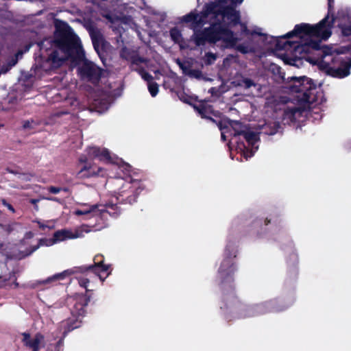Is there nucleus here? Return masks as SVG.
Wrapping results in <instances>:
<instances>
[{"instance_id": "nucleus-1", "label": "nucleus", "mask_w": 351, "mask_h": 351, "mask_svg": "<svg viewBox=\"0 0 351 351\" xmlns=\"http://www.w3.org/2000/svg\"><path fill=\"white\" fill-rule=\"evenodd\" d=\"M230 6L226 5L227 0H217L207 4L200 14L193 12L183 16L182 21L191 23L194 29L193 40L198 46L206 41L216 43L221 40L224 47H233L237 38L232 32L222 27L224 24H236L239 14L235 10L236 3L241 0H232Z\"/></svg>"}, {"instance_id": "nucleus-2", "label": "nucleus", "mask_w": 351, "mask_h": 351, "mask_svg": "<svg viewBox=\"0 0 351 351\" xmlns=\"http://www.w3.org/2000/svg\"><path fill=\"white\" fill-rule=\"evenodd\" d=\"M56 28L52 43L50 39H45L39 44L41 49L47 50L49 45H51L53 47L47 63L49 64L51 68H58L69 58L73 62H82L78 68L80 76L93 83L97 82L101 74V69L93 62L84 59V53L79 38L63 21H56Z\"/></svg>"}, {"instance_id": "nucleus-3", "label": "nucleus", "mask_w": 351, "mask_h": 351, "mask_svg": "<svg viewBox=\"0 0 351 351\" xmlns=\"http://www.w3.org/2000/svg\"><path fill=\"white\" fill-rule=\"evenodd\" d=\"M286 36L287 34L281 37L269 36L266 34L261 33V29L258 27L250 29L247 27V21L243 19V40L246 38V40L243 42V54L256 53L261 51L263 46L272 44H274V49L276 51L289 50L291 47L293 48L297 45V42L282 41V39L290 38ZM303 36H308L301 34L293 35L291 38L293 36L302 38Z\"/></svg>"}, {"instance_id": "nucleus-4", "label": "nucleus", "mask_w": 351, "mask_h": 351, "mask_svg": "<svg viewBox=\"0 0 351 351\" xmlns=\"http://www.w3.org/2000/svg\"><path fill=\"white\" fill-rule=\"evenodd\" d=\"M333 1L328 0V14L316 25H312L308 23H301L296 25L294 29L287 34V37L293 35L304 34L309 37H317L324 40L328 39L332 34L331 28L333 27L335 17L333 12Z\"/></svg>"}, {"instance_id": "nucleus-5", "label": "nucleus", "mask_w": 351, "mask_h": 351, "mask_svg": "<svg viewBox=\"0 0 351 351\" xmlns=\"http://www.w3.org/2000/svg\"><path fill=\"white\" fill-rule=\"evenodd\" d=\"M295 302L293 297L274 298L260 304L246 306L243 311L245 317L261 315L269 313H280L288 309Z\"/></svg>"}, {"instance_id": "nucleus-6", "label": "nucleus", "mask_w": 351, "mask_h": 351, "mask_svg": "<svg viewBox=\"0 0 351 351\" xmlns=\"http://www.w3.org/2000/svg\"><path fill=\"white\" fill-rule=\"evenodd\" d=\"M291 80L293 81V84L290 88L291 91L302 93V101L313 103L314 99L312 97L311 91L316 89V85L313 80L306 76L293 77Z\"/></svg>"}, {"instance_id": "nucleus-7", "label": "nucleus", "mask_w": 351, "mask_h": 351, "mask_svg": "<svg viewBox=\"0 0 351 351\" xmlns=\"http://www.w3.org/2000/svg\"><path fill=\"white\" fill-rule=\"evenodd\" d=\"M219 128L221 132V138L223 141L226 140V132H230L232 135L230 139V145H237V149L238 152H241L239 145V135L241 132V123L238 121H223L219 123Z\"/></svg>"}, {"instance_id": "nucleus-8", "label": "nucleus", "mask_w": 351, "mask_h": 351, "mask_svg": "<svg viewBox=\"0 0 351 351\" xmlns=\"http://www.w3.org/2000/svg\"><path fill=\"white\" fill-rule=\"evenodd\" d=\"M243 138L247 143V146L243 143V157L247 160L253 156L258 149L257 143L260 141L259 132L243 130Z\"/></svg>"}, {"instance_id": "nucleus-9", "label": "nucleus", "mask_w": 351, "mask_h": 351, "mask_svg": "<svg viewBox=\"0 0 351 351\" xmlns=\"http://www.w3.org/2000/svg\"><path fill=\"white\" fill-rule=\"evenodd\" d=\"M332 62H337L339 64V67L335 68L333 66H330L328 63L326 64L328 66L327 73L336 78H344L348 76L350 74V68H351V60L349 62L345 61L343 59L337 57L332 59Z\"/></svg>"}, {"instance_id": "nucleus-10", "label": "nucleus", "mask_w": 351, "mask_h": 351, "mask_svg": "<svg viewBox=\"0 0 351 351\" xmlns=\"http://www.w3.org/2000/svg\"><path fill=\"white\" fill-rule=\"evenodd\" d=\"M82 237H84V234L79 230L73 231L69 229H63L56 231L53 234V239L46 241L44 244L50 246L66 239H75Z\"/></svg>"}, {"instance_id": "nucleus-11", "label": "nucleus", "mask_w": 351, "mask_h": 351, "mask_svg": "<svg viewBox=\"0 0 351 351\" xmlns=\"http://www.w3.org/2000/svg\"><path fill=\"white\" fill-rule=\"evenodd\" d=\"M22 341L25 346L32 349L33 351H38L45 346L44 337L40 334H36L32 339L28 333H22Z\"/></svg>"}, {"instance_id": "nucleus-12", "label": "nucleus", "mask_w": 351, "mask_h": 351, "mask_svg": "<svg viewBox=\"0 0 351 351\" xmlns=\"http://www.w3.org/2000/svg\"><path fill=\"white\" fill-rule=\"evenodd\" d=\"M321 49V40L308 39L305 41L304 43L300 44L297 42V45L293 47V49L298 51L300 49L301 51L308 52L309 49L319 50Z\"/></svg>"}, {"instance_id": "nucleus-13", "label": "nucleus", "mask_w": 351, "mask_h": 351, "mask_svg": "<svg viewBox=\"0 0 351 351\" xmlns=\"http://www.w3.org/2000/svg\"><path fill=\"white\" fill-rule=\"evenodd\" d=\"M88 153L90 156L98 158L101 160L111 161L110 153L105 148L100 149L96 147H91L88 149Z\"/></svg>"}, {"instance_id": "nucleus-14", "label": "nucleus", "mask_w": 351, "mask_h": 351, "mask_svg": "<svg viewBox=\"0 0 351 351\" xmlns=\"http://www.w3.org/2000/svg\"><path fill=\"white\" fill-rule=\"evenodd\" d=\"M73 273H74V271L72 269L64 270L62 272L54 274L52 276L49 277L45 280V282L49 283V282H53V281L64 280L66 277L72 275Z\"/></svg>"}, {"instance_id": "nucleus-15", "label": "nucleus", "mask_w": 351, "mask_h": 351, "mask_svg": "<svg viewBox=\"0 0 351 351\" xmlns=\"http://www.w3.org/2000/svg\"><path fill=\"white\" fill-rule=\"evenodd\" d=\"M77 215H92V217L99 215L101 212L97 209V206H92L89 208L84 210H76L74 213Z\"/></svg>"}, {"instance_id": "nucleus-16", "label": "nucleus", "mask_w": 351, "mask_h": 351, "mask_svg": "<svg viewBox=\"0 0 351 351\" xmlns=\"http://www.w3.org/2000/svg\"><path fill=\"white\" fill-rule=\"evenodd\" d=\"M23 55L21 51H19L14 57L12 58V59L8 62V64L3 65L0 70V75L1 73H6L13 66H14L19 58H21Z\"/></svg>"}, {"instance_id": "nucleus-17", "label": "nucleus", "mask_w": 351, "mask_h": 351, "mask_svg": "<svg viewBox=\"0 0 351 351\" xmlns=\"http://www.w3.org/2000/svg\"><path fill=\"white\" fill-rule=\"evenodd\" d=\"M243 88H244L245 89L254 88L257 90V92H258L260 90V84L255 83L253 80L250 79L243 77Z\"/></svg>"}, {"instance_id": "nucleus-18", "label": "nucleus", "mask_w": 351, "mask_h": 351, "mask_svg": "<svg viewBox=\"0 0 351 351\" xmlns=\"http://www.w3.org/2000/svg\"><path fill=\"white\" fill-rule=\"evenodd\" d=\"M299 112V109L296 107L288 108L285 110V117L288 118L290 121H293L295 120V114Z\"/></svg>"}, {"instance_id": "nucleus-19", "label": "nucleus", "mask_w": 351, "mask_h": 351, "mask_svg": "<svg viewBox=\"0 0 351 351\" xmlns=\"http://www.w3.org/2000/svg\"><path fill=\"white\" fill-rule=\"evenodd\" d=\"M23 128L25 130L35 129L39 125V122L34 119L25 120L22 122Z\"/></svg>"}, {"instance_id": "nucleus-20", "label": "nucleus", "mask_w": 351, "mask_h": 351, "mask_svg": "<svg viewBox=\"0 0 351 351\" xmlns=\"http://www.w3.org/2000/svg\"><path fill=\"white\" fill-rule=\"evenodd\" d=\"M90 36L92 38L93 43L94 45L95 49L97 50V46L100 44V43L102 41V38L99 32L92 30L90 32Z\"/></svg>"}, {"instance_id": "nucleus-21", "label": "nucleus", "mask_w": 351, "mask_h": 351, "mask_svg": "<svg viewBox=\"0 0 351 351\" xmlns=\"http://www.w3.org/2000/svg\"><path fill=\"white\" fill-rule=\"evenodd\" d=\"M170 35L172 39L176 43H180L182 40L181 33L177 28L172 29L170 32Z\"/></svg>"}, {"instance_id": "nucleus-22", "label": "nucleus", "mask_w": 351, "mask_h": 351, "mask_svg": "<svg viewBox=\"0 0 351 351\" xmlns=\"http://www.w3.org/2000/svg\"><path fill=\"white\" fill-rule=\"evenodd\" d=\"M148 89L152 97H155L158 92V86L156 83L149 82Z\"/></svg>"}, {"instance_id": "nucleus-23", "label": "nucleus", "mask_w": 351, "mask_h": 351, "mask_svg": "<svg viewBox=\"0 0 351 351\" xmlns=\"http://www.w3.org/2000/svg\"><path fill=\"white\" fill-rule=\"evenodd\" d=\"M90 269H93L94 270V272L95 274H97L99 272V270H101L102 271H106L108 270V265H102L101 263L97 265H95V266H93V267H90Z\"/></svg>"}, {"instance_id": "nucleus-24", "label": "nucleus", "mask_w": 351, "mask_h": 351, "mask_svg": "<svg viewBox=\"0 0 351 351\" xmlns=\"http://www.w3.org/2000/svg\"><path fill=\"white\" fill-rule=\"evenodd\" d=\"M141 75L142 78H143L145 80L151 82L150 81L152 80V76L149 75L148 73L142 71L141 72Z\"/></svg>"}, {"instance_id": "nucleus-25", "label": "nucleus", "mask_w": 351, "mask_h": 351, "mask_svg": "<svg viewBox=\"0 0 351 351\" xmlns=\"http://www.w3.org/2000/svg\"><path fill=\"white\" fill-rule=\"evenodd\" d=\"M88 170V168L87 167H84V168L82 169V170L79 172V174L81 175L82 177H88L90 176H92V175H94V174H96L94 171H91L90 173H88V174H86V173H84V172L85 171H87Z\"/></svg>"}, {"instance_id": "nucleus-26", "label": "nucleus", "mask_w": 351, "mask_h": 351, "mask_svg": "<svg viewBox=\"0 0 351 351\" xmlns=\"http://www.w3.org/2000/svg\"><path fill=\"white\" fill-rule=\"evenodd\" d=\"M108 19L113 25V26L112 27L113 29H117L116 25H119L121 23V21L118 19H114L111 16H108Z\"/></svg>"}, {"instance_id": "nucleus-27", "label": "nucleus", "mask_w": 351, "mask_h": 351, "mask_svg": "<svg viewBox=\"0 0 351 351\" xmlns=\"http://www.w3.org/2000/svg\"><path fill=\"white\" fill-rule=\"evenodd\" d=\"M280 127V125L278 123H274V128H272L269 132H267L268 134L269 135H274L277 132H278V130Z\"/></svg>"}, {"instance_id": "nucleus-28", "label": "nucleus", "mask_w": 351, "mask_h": 351, "mask_svg": "<svg viewBox=\"0 0 351 351\" xmlns=\"http://www.w3.org/2000/svg\"><path fill=\"white\" fill-rule=\"evenodd\" d=\"M216 57L213 53H208L207 54V61L208 64H211L215 60Z\"/></svg>"}, {"instance_id": "nucleus-29", "label": "nucleus", "mask_w": 351, "mask_h": 351, "mask_svg": "<svg viewBox=\"0 0 351 351\" xmlns=\"http://www.w3.org/2000/svg\"><path fill=\"white\" fill-rule=\"evenodd\" d=\"M62 190L61 188H59V187H55V186H50L49 188V191L52 193H59L60 191Z\"/></svg>"}, {"instance_id": "nucleus-30", "label": "nucleus", "mask_w": 351, "mask_h": 351, "mask_svg": "<svg viewBox=\"0 0 351 351\" xmlns=\"http://www.w3.org/2000/svg\"><path fill=\"white\" fill-rule=\"evenodd\" d=\"M97 111L99 113H101L104 110L108 109V105H106L104 107H99L96 105Z\"/></svg>"}, {"instance_id": "nucleus-31", "label": "nucleus", "mask_w": 351, "mask_h": 351, "mask_svg": "<svg viewBox=\"0 0 351 351\" xmlns=\"http://www.w3.org/2000/svg\"><path fill=\"white\" fill-rule=\"evenodd\" d=\"M77 230L81 231L82 233L84 232L88 233L90 231L89 229L87 228L86 225H83L80 228H78Z\"/></svg>"}, {"instance_id": "nucleus-32", "label": "nucleus", "mask_w": 351, "mask_h": 351, "mask_svg": "<svg viewBox=\"0 0 351 351\" xmlns=\"http://www.w3.org/2000/svg\"><path fill=\"white\" fill-rule=\"evenodd\" d=\"M4 204L7 206V208L11 210L12 212H14V209L13 208V207L9 204H7V203H4Z\"/></svg>"}, {"instance_id": "nucleus-33", "label": "nucleus", "mask_w": 351, "mask_h": 351, "mask_svg": "<svg viewBox=\"0 0 351 351\" xmlns=\"http://www.w3.org/2000/svg\"><path fill=\"white\" fill-rule=\"evenodd\" d=\"M34 236L33 233L29 232H27L26 234H25V237L27 239H30V238H32Z\"/></svg>"}, {"instance_id": "nucleus-34", "label": "nucleus", "mask_w": 351, "mask_h": 351, "mask_svg": "<svg viewBox=\"0 0 351 351\" xmlns=\"http://www.w3.org/2000/svg\"><path fill=\"white\" fill-rule=\"evenodd\" d=\"M88 282V280H82V282H80L81 285L82 286H84V287H86V284Z\"/></svg>"}, {"instance_id": "nucleus-35", "label": "nucleus", "mask_w": 351, "mask_h": 351, "mask_svg": "<svg viewBox=\"0 0 351 351\" xmlns=\"http://www.w3.org/2000/svg\"><path fill=\"white\" fill-rule=\"evenodd\" d=\"M270 222H271V220H270V219H269L268 218H266V219H265V221H264V223H265V226L269 225V224L270 223Z\"/></svg>"}, {"instance_id": "nucleus-36", "label": "nucleus", "mask_w": 351, "mask_h": 351, "mask_svg": "<svg viewBox=\"0 0 351 351\" xmlns=\"http://www.w3.org/2000/svg\"><path fill=\"white\" fill-rule=\"evenodd\" d=\"M47 199H49V200H52V201H56V202H58L59 200L56 198V197H48V198H46Z\"/></svg>"}, {"instance_id": "nucleus-37", "label": "nucleus", "mask_w": 351, "mask_h": 351, "mask_svg": "<svg viewBox=\"0 0 351 351\" xmlns=\"http://www.w3.org/2000/svg\"><path fill=\"white\" fill-rule=\"evenodd\" d=\"M19 226V224H17V223H13V224H12V225H10V226H9V227H10L9 230H10V231H11L12 230H13V229H14V228H13V226Z\"/></svg>"}, {"instance_id": "nucleus-38", "label": "nucleus", "mask_w": 351, "mask_h": 351, "mask_svg": "<svg viewBox=\"0 0 351 351\" xmlns=\"http://www.w3.org/2000/svg\"><path fill=\"white\" fill-rule=\"evenodd\" d=\"M38 202V199H31V203L33 204H36Z\"/></svg>"}, {"instance_id": "nucleus-39", "label": "nucleus", "mask_w": 351, "mask_h": 351, "mask_svg": "<svg viewBox=\"0 0 351 351\" xmlns=\"http://www.w3.org/2000/svg\"><path fill=\"white\" fill-rule=\"evenodd\" d=\"M323 56H326L328 55V52L326 51V48H325L324 50H323Z\"/></svg>"}, {"instance_id": "nucleus-40", "label": "nucleus", "mask_w": 351, "mask_h": 351, "mask_svg": "<svg viewBox=\"0 0 351 351\" xmlns=\"http://www.w3.org/2000/svg\"><path fill=\"white\" fill-rule=\"evenodd\" d=\"M98 276H99V278L101 279V280H102V281L104 280L105 278H103L101 274H99Z\"/></svg>"}, {"instance_id": "nucleus-41", "label": "nucleus", "mask_w": 351, "mask_h": 351, "mask_svg": "<svg viewBox=\"0 0 351 351\" xmlns=\"http://www.w3.org/2000/svg\"><path fill=\"white\" fill-rule=\"evenodd\" d=\"M38 224H39L40 228H44L45 227L44 225L40 223V222H38Z\"/></svg>"}, {"instance_id": "nucleus-42", "label": "nucleus", "mask_w": 351, "mask_h": 351, "mask_svg": "<svg viewBox=\"0 0 351 351\" xmlns=\"http://www.w3.org/2000/svg\"><path fill=\"white\" fill-rule=\"evenodd\" d=\"M38 247V246L35 247L31 252L35 251Z\"/></svg>"}, {"instance_id": "nucleus-43", "label": "nucleus", "mask_w": 351, "mask_h": 351, "mask_svg": "<svg viewBox=\"0 0 351 351\" xmlns=\"http://www.w3.org/2000/svg\"><path fill=\"white\" fill-rule=\"evenodd\" d=\"M237 49H238V50H239V51H241V48L240 47V46H238V47H237Z\"/></svg>"}, {"instance_id": "nucleus-44", "label": "nucleus", "mask_w": 351, "mask_h": 351, "mask_svg": "<svg viewBox=\"0 0 351 351\" xmlns=\"http://www.w3.org/2000/svg\"><path fill=\"white\" fill-rule=\"evenodd\" d=\"M180 67L184 70V69L183 65H182V64H180Z\"/></svg>"}]
</instances>
